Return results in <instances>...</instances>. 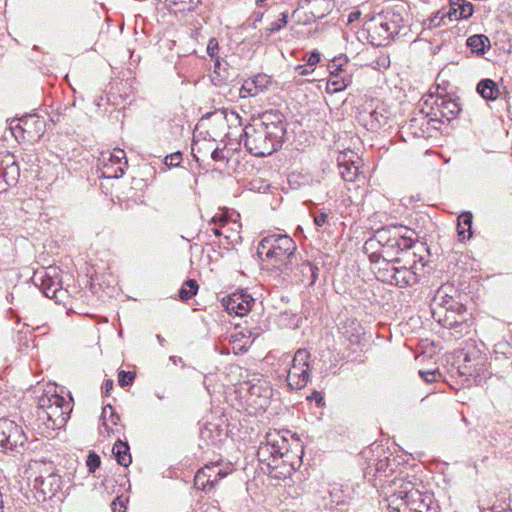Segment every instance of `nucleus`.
Instances as JSON below:
<instances>
[{"label":"nucleus","mask_w":512,"mask_h":512,"mask_svg":"<svg viewBox=\"0 0 512 512\" xmlns=\"http://www.w3.org/2000/svg\"><path fill=\"white\" fill-rule=\"evenodd\" d=\"M284 115L278 110L262 113L260 122L245 127L243 141L253 156L265 157L280 149L286 135Z\"/></svg>","instance_id":"f257e3e1"},{"label":"nucleus","mask_w":512,"mask_h":512,"mask_svg":"<svg viewBox=\"0 0 512 512\" xmlns=\"http://www.w3.org/2000/svg\"><path fill=\"white\" fill-rule=\"evenodd\" d=\"M296 243L287 234L273 233L261 239L257 247V255L263 265L281 274L292 270L297 261Z\"/></svg>","instance_id":"f03ea898"},{"label":"nucleus","mask_w":512,"mask_h":512,"mask_svg":"<svg viewBox=\"0 0 512 512\" xmlns=\"http://www.w3.org/2000/svg\"><path fill=\"white\" fill-rule=\"evenodd\" d=\"M432 318L442 327L451 330V335L460 338L470 332V323L467 321L466 307L448 296L443 289H439L431 304Z\"/></svg>","instance_id":"7ed1b4c3"},{"label":"nucleus","mask_w":512,"mask_h":512,"mask_svg":"<svg viewBox=\"0 0 512 512\" xmlns=\"http://www.w3.org/2000/svg\"><path fill=\"white\" fill-rule=\"evenodd\" d=\"M70 411V404L58 394L41 397L36 408L40 433L48 437L52 432L61 429L66 424Z\"/></svg>","instance_id":"20e7f679"},{"label":"nucleus","mask_w":512,"mask_h":512,"mask_svg":"<svg viewBox=\"0 0 512 512\" xmlns=\"http://www.w3.org/2000/svg\"><path fill=\"white\" fill-rule=\"evenodd\" d=\"M459 365L457 371L464 382L469 386L481 385L492 375L489 370L488 358L474 342L467 343L457 356Z\"/></svg>","instance_id":"39448f33"},{"label":"nucleus","mask_w":512,"mask_h":512,"mask_svg":"<svg viewBox=\"0 0 512 512\" xmlns=\"http://www.w3.org/2000/svg\"><path fill=\"white\" fill-rule=\"evenodd\" d=\"M32 490L38 502L53 499L62 488V478L53 462L36 460L30 464Z\"/></svg>","instance_id":"423d86ee"},{"label":"nucleus","mask_w":512,"mask_h":512,"mask_svg":"<svg viewBox=\"0 0 512 512\" xmlns=\"http://www.w3.org/2000/svg\"><path fill=\"white\" fill-rule=\"evenodd\" d=\"M390 488L389 505H396L394 509L398 512H429L427 497L423 496L413 481L395 478Z\"/></svg>","instance_id":"0eeeda50"},{"label":"nucleus","mask_w":512,"mask_h":512,"mask_svg":"<svg viewBox=\"0 0 512 512\" xmlns=\"http://www.w3.org/2000/svg\"><path fill=\"white\" fill-rule=\"evenodd\" d=\"M403 8L388 9L373 17L367 27L371 43L375 46H386L403 28Z\"/></svg>","instance_id":"6e6552de"},{"label":"nucleus","mask_w":512,"mask_h":512,"mask_svg":"<svg viewBox=\"0 0 512 512\" xmlns=\"http://www.w3.org/2000/svg\"><path fill=\"white\" fill-rule=\"evenodd\" d=\"M382 232H385L386 238V242H382V259L401 263L402 260L398 254L408 251L414 246L415 232L402 225L384 226Z\"/></svg>","instance_id":"1a4fd4ad"},{"label":"nucleus","mask_w":512,"mask_h":512,"mask_svg":"<svg viewBox=\"0 0 512 512\" xmlns=\"http://www.w3.org/2000/svg\"><path fill=\"white\" fill-rule=\"evenodd\" d=\"M310 358L311 354L305 348H300L295 352L287 375V383L291 389L300 390L309 382Z\"/></svg>","instance_id":"9d476101"},{"label":"nucleus","mask_w":512,"mask_h":512,"mask_svg":"<svg viewBox=\"0 0 512 512\" xmlns=\"http://www.w3.org/2000/svg\"><path fill=\"white\" fill-rule=\"evenodd\" d=\"M27 437L21 426L8 419L0 420V450L21 453L25 450Z\"/></svg>","instance_id":"9b49d317"},{"label":"nucleus","mask_w":512,"mask_h":512,"mask_svg":"<svg viewBox=\"0 0 512 512\" xmlns=\"http://www.w3.org/2000/svg\"><path fill=\"white\" fill-rule=\"evenodd\" d=\"M288 451L287 441L278 433H269L266 441L262 442L257 450L258 460L266 463L268 467H277V460L286 455Z\"/></svg>","instance_id":"f8f14e48"},{"label":"nucleus","mask_w":512,"mask_h":512,"mask_svg":"<svg viewBox=\"0 0 512 512\" xmlns=\"http://www.w3.org/2000/svg\"><path fill=\"white\" fill-rule=\"evenodd\" d=\"M16 140L28 139L34 141L40 139L46 131L44 118L37 115H26L18 120L16 125L10 127Z\"/></svg>","instance_id":"ddd939ff"},{"label":"nucleus","mask_w":512,"mask_h":512,"mask_svg":"<svg viewBox=\"0 0 512 512\" xmlns=\"http://www.w3.org/2000/svg\"><path fill=\"white\" fill-rule=\"evenodd\" d=\"M429 117L433 122L451 121L461 111L458 99L449 96L430 97Z\"/></svg>","instance_id":"4468645a"},{"label":"nucleus","mask_w":512,"mask_h":512,"mask_svg":"<svg viewBox=\"0 0 512 512\" xmlns=\"http://www.w3.org/2000/svg\"><path fill=\"white\" fill-rule=\"evenodd\" d=\"M98 160L103 167V177L120 178L125 174L128 162L124 150L115 148L113 151H103Z\"/></svg>","instance_id":"2eb2a0df"},{"label":"nucleus","mask_w":512,"mask_h":512,"mask_svg":"<svg viewBox=\"0 0 512 512\" xmlns=\"http://www.w3.org/2000/svg\"><path fill=\"white\" fill-rule=\"evenodd\" d=\"M33 281L47 298H58L57 294L61 292V289L56 268L49 267L44 271L36 272Z\"/></svg>","instance_id":"dca6fc26"},{"label":"nucleus","mask_w":512,"mask_h":512,"mask_svg":"<svg viewBox=\"0 0 512 512\" xmlns=\"http://www.w3.org/2000/svg\"><path fill=\"white\" fill-rule=\"evenodd\" d=\"M20 176V168L12 156H6L0 162V193L16 185Z\"/></svg>","instance_id":"f3484780"},{"label":"nucleus","mask_w":512,"mask_h":512,"mask_svg":"<svg viewBox=\"0 0 512 512\" xmlns=\"http://www.w3.org/2000/svg\"><path fill=\"white\" fill-rule=\"evenodd\" d=\"M433 122L428 112L421 109L417 116L410 118L403 126L402 132L412 135L415 138H423L429 130V124Z\"/></svg>","instance_id":"a211bd4d"},{"label":"nucleus","mask_w":512,"mask_h":512,"mask_svg":"<svg viewBox=\"0 0 512 512\" xmlns=\"http://www.w3.org/2000/svg\"><path fill=\"white\" fill-rule=\"evenodd\" d=\"M382 242H386L385 232L382 227L375 230L373 235L363 245V252L368 256L371 264L382 259Z\"/></svg>","instance_id":"6ab92c4d"},{"label":"nucleus","mask_w":512,"mask_h":512,"mask_svg":"<svg viewBox=\"0 0 512 512\" xmlns=\"http://www.w3.org/2000/svg\"><path fill=\"white\" fill-rule=\"evenodd\" d=\"M254 302V298L247 293H233L227 301V310L238 316H244L251 310Z\"/></svg>","instance_id":"aec40b11"},{"label":"nucleus","mask_w":512,"mask_h":512,"mask_svg":"<svg viewBox=\"0 0 512 512\" xmlns=\"http://www.w3.org/2000/svg\"><path fill=\"white\" fill-rule=\"evenodd\" d=\"M416 261L413 260V264L410 266H395V276L393 279V285L400 288L407 286H413L418 283V275L415 272Z\"/></svg>","instance_id":"412c9836"},{"label":"nucleus","mask_w":512,"mask_h":512,"mask_svg":"<svg viewBox=\"0 0 512 512\" xmlns=\"http://www.w3.org/2000/svg\"><path fill=\"white\" fill-rule=\"evenodd\" d=\"M269 80L266 75H257L252 79L245 80L240 88V97H255L267 87Z\"/></svg>","instance_id":"4be33fe9"},{"label":"nucleus","mask_w":512,"mask_h":512,"mask_svg":"<svg viewBox=\"0 0 512 512\" xmlns=\"http://www.w3.org/2000/svg\"><path fill=\"white\" fill-rule=\"evenodd\" d=\"M339 174L347 182L356 180L359 173V166L349 157L348 153L339 155L338 159Z\"/></svg>","instance_id":"5701e85b"},{"label":"nucleus","mask_w":512,"mask_h":512,"mask_svg":"<svg viewBox=\"0 0 512 512\" xmlns=\"http://www.w3.org/2000/svg\"><path fill=\"white\" fill-rule=\"evenodd\" d=\"M396 264L397 263H394L392 260L384 259H381L379 262L372 264L373 272L376 278L383 283L393 285Z\"/></svg>","instance_id":"b1692460"},{"label":"nucleus","mask_w":512,"mask_h":512,"mask_svg":"<svg viewBox=\"0 0 512 512\" xmlns=\"http://www.w3.org/2000/svg\"><path fill=\"white\" fill-rule=\"evenodd\" d=\"M352 82L351 75L347 74L341 68L330 72L327 82V90L329 92H339L346 89Z\"/></svg>","instance_id":"393cba45"},{"label":"nucleus","mask_w":512,"mask_h":512,"mask_svg":"<svg viewBox=\"0 0 512 512\" xmlns=\"http://www.w3.org/2000/svg\"><path fill=\"white\" fill-rule=\"evenodd\" d=\"M361 120L367 130L375 132L387 123L388 116L385 114L384 109L379 110L376 108L371 110L367 115H362Z\"/></svg>","instance_id":"a878e982"},{"label":"nucleus","mask_w":512,"mask_h":512,"mask_svg":"<svg viewBox=\"0 0 512 512\" xmlns=\"http://www.w3.org/2000/svg\"><path fill=\"white\" fill-rule=\"evenodd\" d=\"M202 469L208 470V472L205 473V476L209 480H212L213 488L215 487L219 480L226 477L232 471V469L228 465H224L221 462L208 463Z\"/></svg>","instance_id":"bb28decb"},{"label":"nucleus","mask_w":512,"mask_h":512,"mask_svg":"<svg viewBox=\"0 0 512 512\" xmlns=\"http://www.w3.org/2000/svg\"><path fill=\"white\" fill-rule=\"evenodd\" d=\"M476 91L481 95L485 100H496L500 95V89L498 84L489 78L482 79L479 81L476 87Z\"/></svg>","instance_id":"cd10ccee"},{"label":"nucleus","mask_w":512,"mask_h":512,"mask_svg":"<svg viewBox=\"0 0 512 512\" xmlns=\"http://www.w3.org/2000/svg\"><path fill=\"white\" fill-rule=\"evenodd\" d=\"M467 46L470 48L472 53L478 56L485 54L486 50L490 49V39L484 34H475L470 36L466 41Z\"/></svg>","instance_id":"c85d7f7f"},{"label":"nucleus","mask_w":512,"mask_h":512,"mask_svg":"<svg viewBox=\"0 0 512 512\" xmlns=\"http://www.w3.org/2000/svg\"><path fill=\"white\" fill-rule=\"evenodd\" d=\"M472 219L471 212L466 211L458 216L457 232L460 241L468 240L472 237Z\"/></svg>","instance_id":"c756f323"},{"label":"nucleus","mask_w":512,"mask_h":512,"mask_svg":"<svg viewBox=\"0 0 512 512\" xmlns=\"http://www.w3.org/2000/svg\"><path fill=\"white\" fill-rule=\"evenodd\" d=\"M113 454L116 457L117 463L121 466L127 467L132 462L130 454V448L127 442H123L120 439L116 441L112 449Z\"/></svg>","instance_id":"7c9ffc66"},{"label":"nucleus","mask_w":512,"mask_h":512,"mask_svg":"<svg viewBox=\"0 0 512 512\" xmlns=\"http://www.w3.org/2000/svg\"><path fill=\"white\" fill-rule=\"evenodd\" d=\"M299 272L301 274V282L309 286L314 285L319 276V268L309 261L301 263Z\"/></svg>","instance_id":"2f4dec72"},{"label":"nucleus","mask_w":512,"mask_h":512,"mask_svg":"<svg viewBox=\"0 0 512 512\" xmlns=\"http://www.w3.org/2000/svg\"><path fill=\"white\" fill-rule=\"evenodd\" d=\"M101 420L102 427L105 429L107 435H110L114 432L113 426L118 424L120 417L115 413L114 408L108 404L102 409Z\"/></svg>","instance_id":"473e14b6"},{"label":"nucleus","mask_w":512,"mask_h":512,"mask_svg":"<svg viewBox=\"0 0 512 512\" xmlns=\"http://www.w3.org/2000/svg\"><path fill=\"white\" fill-rule=\"evenodd\" d=\"M361 326L355 321H351V324L348 327H344L342 334L349 340V342L354 344H359L361 341Z\"/></svg>","instance_id":"72a5a7b5"},{"label":"nucleus","mask_w":512,"mask_h":512,"mask_svg":"<svg viewBox=\"0 0 512 512\" xmlns=\"http://www.w3.org/2000/svg\"><path fill=\"white\" fill-rule=\"evenodd\" d=\"M198 284L194 279H189L184 282L183 286L179 290V297L181 300L186 301L191 299L198 292Z\"/></svg>","instance_id":"f704fd0d"},{"label":"nucleus","mask_w":512,"mask_h":512,"mask_svg":"<svg viewBox=\"0 0 512 512\" xmlns=\"http://www.w3.org/2000/svg\"><path fill=\"white\" fill-rule=\"evenodd\" d=\"M395 466V459L391 460L389 457L379 459L375 463V474L378 477L387 476L388 472H393Z\"/></svg>","instance_id":"c9c22d12"},{"label":"nucleus","mask_w":512,"mask_h":512,"mask_svg":"<svg viewBox=\"0 0 512 512\" xmlns=\"http://www.w3.org/2000/svg\"><path fill=\"white\" fill-rule=\"evenodd\" d=\"M289 14L287 11L282 12L279 18L269 24L265 31L267 35H271L281 31L288 23Z\"/></svg>","instance_id":"e433bc0d"},{"label":"nucleus","mask_w":512,"mask_h":512,"mask_svg":"<svg viewBox=\"0 0 512 512\" xmlns=\"http://www.w3.org/2000/svg\"><path fill=\"white\" fill-rule=\"evenodd\" d=\"M208 472V470H203L202 468L196 473L194 477V485L197 489L203 490V491H210L213 489L212 487V480H209L205 473Z\"/></svg>","instance_id":"4c0bfd02"},{"label":"nucleus","mask_w":512,"mask_h":512,"mask_svg":"<svg viewBox=\"0 0 512 512\" xmlns=\"http://www.w3.org/2000/svg\"><path fill=\"white\" fill-rule=\"evenodd\" d=\"M454 5H457V9H459V13L457 14V21L468 19L473 15L474 7L472 3L465 0H456Z\"/></svg>","instance_id":"58836bf2"},{"label":"nucleus","mask_w":512,"mask_h":512,"mask_svg":"<svg viewBox=\"0 0 512 512\" xmlns=\"http://www.w3.org/2000/svg\"><path fill=\"white\" fill-rule=\"evenodd\" d=\"M14 253V245L8 238H0V260L8 261Z\"/></svg>","instance_id":"ea45409f"},{"label":"nucleus","mask_w":512,"mask_h":512,"mask_svg":"<svg viewBox=\"0 0 512 512\" xmlns=\"http://www.w3.org/2000/svg\"><path fill=\"white\" fill-rule=\"evenodd\" d=\"M135 373L131 371H120L118 374V383L121 387L132 385L135 379Z\"/></svg>","instance_id":"a19ab883"},{"label":"nucleus","mask_w":512,"mask_h":512,"mask_svg":"<svg viewBox=\"0 0 512 512\" xmlns=\"http://www.w3.org/2000/svg\"><path fill=\"white\" fill-rule=\"evenodd\" d=\"M419 375L426 383L436 382L441 377V373L437 369L426 371L420 370Z\"/></svg>","instance_id":"79ce46f5"},{"label":"nucleus","mask_w":512,"mask_h":512,"mask_svg":"<svg viewBox=\"0 0 512 512\" xmlns=\"http://www.w3.org/2000/svg\"><path fill=\"white\" fill-rule=\"evenodd\" d=\"M100 464V457L96 453L90 452L86 461L89 472L94 473L100 467Z\"/></svg>","instance_id":"37998d69"},{"label":"nucleus","mask_w":512,"mask_h":512,"mask_svg":"<svg viewBox=\"0 0 512 512\" xmlns=\"http://www.w3.org/2000/svg\"><path fill=\"white\" fill-rule=\"evenodd\" d=\"M182 160L181 152L177 151L170 155H167L164 159V164L168 167H176L180 164Z\"/></svg>","instance_id":"c03bdc74"},{"label":"nucleus","mask_w":512,"mask_h":512,"mask_svg":"<svg viewBox=\"0 0 512 512\" xmlns=\"http://www.w3.org/2000/svg\"><path fill=\"white\" fill-rule=\"evenodd\" d=\"M128 499L123 496L116 497L112 502L113 512H126V504Z\"/></svg>","instance_id":"a18cd8bd"},{"label":"nucleus","mask_w":512,"mask_h":512,"mask_svg":"<svg viewBox=\"0 0 512 512\" xmlns=\"http://www.w3.org/2000/svg\"><path fill=\"white\" fill-rule=\"evenodd\" d=\"M218 50H219V45H218V41L216 38H211L209 41H208V45H207V54L211 57V58H215L218 54Z\"/></svg>","instance_id":"49530a36"},{"label":"nucleus","mask_w":512,"mask_h":512,"mask_svg":"<svg viewBox=\"0 0 512 512\" xmlns=\"http://www.w3.org/2000/svg\"><path fill=\"white\" fill-rule=\"evenodd\" d=\"M309 401H315L318 407L325 405V400L321 392L313 391L310 396L307 397Z\"/></svg>","instance_id":"de8ad7c7"},{"label":"nucleus","mask_w":512,"mask_h":512,"mask_svg":"<svg viewBox=\"0 0 512 512\" xmlns=\"http://www.w3.org/2000/svg\"><path fill=\"white\" fill-rule=\"evenodd\" d=\"M328 214L326 212H320L314 215V223L318 227H322L328 223Z\"/></svg>","instance_id":"09e8293b"},{"label":"nucleus","mask_w":512,"mask_h":512,"mask_svg":"<svg viewBox=\"0 0 512 512\" xmlns=\"http://www.w3.org/2000/svg\"><path fill=\"white\" fill-rule=\"evenodd\" d=\"M305 61L309 67L313 68L320 61V54L315 51L311 52L308 56H306Z\"/></svg>","instance_id":"8fccbe9b"},{"label":"nucleus","mask_w":512,"mask_h":512,"mask_svg":"<svg viewBox=\"0 0 512 512\" xmlns=\"http://www.w3.org/2000/svg\"><path fill=\"white\" fill-rule=\"evenodd\" d=\"M449 2H450V8H449V11L446 13V16L452 21L453 20L457 21V14L459 13V9H457V5H454L456 0H449Z\"/></svg>","instance_id":"3c124183"},{"label":"nucleus","mask_w":512,"mask_h":512,"mask_svg":"<svg viewBox=\"0 0 512 512\" xmlns=\"http://www.w3.org/2000/svg\"><path fill=\"white\" fill-rule=\"evenodd\" d=\"M295 71L297 72L298 75L300 76H306V75H309L311 74L313 71H314V68L312 67H309L307 64H304V65H297L295 67Z\"/></svg>","instance_id":"603ef678"},{"label":"nucleus","mask_w":512,"mask_h":512,"mask_svg":"<svg viewBox=\"0 0 512 512\" xmlns=\"http://www.w3.org/2000/svg\"><path fill=\"white\" fill-rule=\"evenodd\" d=\"M211 158L214 161H223L225 158L223 149L215 148L211 153Z\"/></svg>","instance_id":"864d4df0"},{"label":"nucleus","mask_w":512,"mask_h":512,"mask_svg":"<svg viewBox=\"0 0 512 512\" xmlns=\"http://www.w3.org/2000/svg\"><path fill=\"white\" fill-rule=\"evenodd\" d=\"M113 385H114V383H113V380H111V379H108L104 382L103 389L107 396L109 395L110 391L113 389Z\"/></svg>","instance_id":"5fc2aeb1"},{"label":"nucleus","mask_w":512,"mask_h":512,"mask_svg":"<svg viewBox=\"0 0 512 512\" xmlns=\"http://www.w3.org/2000/svg\"><path fill=\"white\" fill-rule=\"evenodd\" d=\"M360 15H361V13L359 11L351 12L348 15V23H352V22L356 21L357 19H359Z\"/></svg>","instance_id":"6e6d98bb"},{"label":"nucleus","mask_w":512,"mask_h":512,"mask_svg":"<svg viewBox=\"0 0 512 512\" xmlns=\"http://www.w3.org/2000/svg\"><path fill=\"white\" fill-rule=\"evenodd\" d=\"M262 17H263V13L257 14V16L255 18V22H254V27H256V22H260L262 20Z\"/></svg>","instance_id":"4d7b16f0"},{"label":"nucleus","mask_w":512,"mask_h":512,"mask_svg":"<svg viewBox=\"0 0 512 512\" xmlns=\"http://www.w3.org/2000/svg\"><path fill=\"white\" fill-rule=\"evenodd\" d=\"M157 340L159 341L160 345H164L165 339L161 337L160 335H157Z\"/></svg>","instance_id":"13d9d810"},{"label":"nucleus","mask_w":512,"mask_h":512,"mask_svg":"<svg viewBox=\"0 0 512 512\" xmlns=\"http://www.w3.org/2000/svg\"><path fill=\"white\" fill-rule=\"evenodd\" d=\"M257 390H258V388L254 385L250 387L251 394H257Z\"/></svg>","instance_id":"bf43d9fd"},{"label":"nucleus","mask_w":512,"mask_h":512,"mask_svg":"<svg viewBox=\"0 0 512 512\" xmlns=\"http://www.w3.org/2000/svg\"><path fill=\"white\" fill-rule=\"evenodd\" d=\"M267 0H256L257 5L259 6H265Z\"/></svg>","instance_id":"052dcab7"},{"label":"nucleus","mask_w":512,"mask_h":512,"mask_svg":"<svg viewBox=\"0 0 512 512\" xmlns=\"http://www.w3.org/2000/svg\"><path fill=\"white\" fill-rule=\"evenodd\" d=\"M212 231L214 232L215 235L219 236L221 235V231L219 228H213Z\"/></svg>","instance_id":"680f3d73"},{"label":"nucleus","mask_w":512,"mask_h":512,"mask_svg":"<svg viewBox=\"0 0 512 512\" xmlns=\"http://www.w3.org/2000/svg\"><path fill=\"white\" fill-rule=\"evenodd\" d=\"M170 360H171V361H173V363H174V364H176V363H177V361H181V358H178V359H177L175 356H171V357H170Z\"/></svg>","instance_id":"e2e57ef3"},{"label":"nucleus","mask_w":512,"mask_h":512,"mask_svg":"<svg viewBox=\"0 0 512 512\" xmlns=\"http://www.w3.org/2000/svg\"><path fill=\"white\" fill-rule=\"evenodd\" d=\"M219 65H220V61H219V59H216V61H215V67H217V66H219Z\"/></svg>","instance_id":"0e129e2a"},{"label":"nucleus","mask_w":512,"mask_h":512,"mask_svg":"<svg viewBox=\"0 0 512 512\" xmlns=\"http://www.w3.org/2000/svg\"><path fill=\"white\" fill-rule=\"evenodd\" d=\"M220 220H221L222 222H225V221H226V218H225L224 216H220Z\"/></svg>","instance_id":"69168bd1"},{"label":"nucleus","mask_w":512,"mask_h":512,"mask_svg":"<svg viewBox=\"0 0 512 512\" xmlns=\"http://www.w3.org/2000/svg\"><path fill=\"white\" fill-rule=\"evenodd\" d=\"M3 502H0V512H3Z\"/></svg>","instance_id":"338daca9"}]
</instances>
